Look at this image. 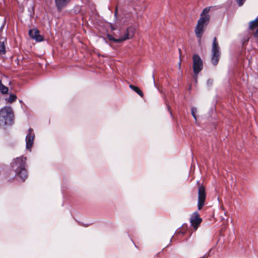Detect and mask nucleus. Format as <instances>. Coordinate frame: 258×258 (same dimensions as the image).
Segmentation results:
<instances>
[{
    "label": "nucleus",
    "mask_w": 258,
    "mask_h": 258,
    "mask_svg": "<svg viewBox=\"0 0 258 258\" xmlns=\"http://www.w3.org/2000/svg\"><path fill=\"white\" fill-rule=\"evenodd\" d=\"M27 158L23 156L17 157L13 160L11 166L13 171L15 172L16 175L24 181L28 177V172L26 169Z\"/></svg>",
    "instance_id": "nucleus-1"
},
{
    "label": "nucleus",
    "mask_w": 258,
    "mask_h": 258,
    "mask_svg": "<svg viewBox=\"0 0 258 258\" xmlns=\"http://www.w3.org/2000/svg\"><path fill=\"white\" fill-rule=\"evenodd\" d=\"M210 10V7H207L204 9L201 14V18L198 21V23L195 28V34L196 36L201 39L204 33V26L207 25L210 19V16L208 14Z\"/></svg>",
    "instance_id": "nucleus-2"
},
{
    "label": "nucleus",
    "mask_w": 258,
    "mask_h": 258,
    "mask_svg": "<svg viewBox=\"0 0 258 258\" xmlns=\"http://www.w3.org/2000/svg\"><path fill=\"white\" fill-rule=\"evenodd\" d=\"M14 114L11 107H5L0 110V125H11L13 122Z\"/></svg>",
    "instance_id": "nucleus-3"
},
{
    "label": "nucleus",
    "mask_w": 258,
    "mask_h": 258,
    "mask_svg": "<svg viewBox=\"0 0 258 258\" xmlns=\"http://www.w3.org/2000/svg\"><path fill=\"white\" fill-rule=\"evenodd\" d=\"M212 53L211 62L214 66H216L218 63L221 52L220 51V47L216 37L213 39Z\"/></svg>",
    "instance_id": "nucleus-4"
},
{
    "label": "nucleus",
    "mask_w": 258,
    "mask_h": 258,
    "mask_svg": "<svg viewBox=\"0 0 258 258\" xmlns=\"http://www.w3.org/2000/svg\"><path fill=\"white\" fill-rule=\"evenodd\" d=\"M206 199V188L203 185H200L198 188V210H201L205 204Z\"/></svg>",
    "instance_id": "nucleus-5"
},
{
    "label": "nucleus",
    "mask_w": 258,
    "mask_h": 258,
    "mask_svg": "<svg viewBox=\"0 0 258 258\" xmlns=\"http://www.w3.org/2000/svg\"><path fill=\"white\" fill-rule=\"evenodd\" d=\"M192 60L194 72L196 75H197L203 69V61L200 56L197 54H194Z\"/></svg>",
    "instance_id": "nucleus-6"
},
{
    "label": "nucleus",
    "mask_w": 258,
    "mask_h": 258,
    "mask_svg": "<svg viewBox=\"0 0 258 258\" xmlns=\"http://www.w3.org/2000/svg\"><path fill=\"white\" fill-rule=\"evenodd\" d=\"M202 222V219L197 212H195L192 214L190 218V222L195 230H197Z\"/></svg>",
    "instance_id": "nucleus-7"
},
{
    "label": "nucleus",
    "mask_w": 258,
    "mask_h": 258,
    "mask_svg": "<svg viewBox=\"0 0 258 258\" xmlns=\"http://www.w3.org/2000/svg\"><path fill=\"white\" fill-rule=\"evenodd\" d=\"M34 139L35 134L33 132V130L32 128H30L28 130V134L26 137V147L27 149H31V148L32 147Z\"/></svg>",
    "instance_id": "nucleus-8"
},
{
    "label": "nucleus",
    "mask_w": 258,
    "mask_h": 258,
    "mask_svg": "<svg viewBox=\"0 0 258 258\" xmlns=\"http://www.w3.org/2000/svg\"><path fill=\"white\" fill-rule=\"evenodd\" d=\"M135 33V28L133 26L128 27L124 33L123 36L119 38V43L133 37Z\"/></svg>",
    "instance_id": "nucleus-9"
},
{
    "label": "nucleus",
    "mask_w": 258,
    "mask_h": 258,
    "mask_svg": "<svg viewBox=\"0 0 258 258\" xmlns=\"http://www.w3.org/2000/svg\"><path fill=\"white\" fill-rule=\"evenodd\" d=\"M70 0H54L55 7L58 12H61L70 3Z\"/></svg>",
    "instance_id": "nucleus-10"
},
{
    "label": "nucleus",
    "mask_w": 258,
    "mask_h": 258,
    "mask_svg": "<svg viewBox=\"0 0 258 258\" xmlns=\"http://www.w3.org/2000/svg\"><path fill=\"white\" fill-rule=\"evenodd\" d=\"M258 26V18H256L254 20L250 21L249 23V29L253 30Z\"/></svg>",
    "instance_id": "nucleus-11"
},
{
    "label": "nucleus",
    "mask_w": 258,
    "mask_h": 258,
    "mask_svg": "<svg viewBox=\"0 0 258 258\" xmlns=\"http://www.w3.org/2000/svg\"><path fill=\"white\" fill-rule=\"evenodd\" d=\"M130 88L132 90H133V91L136 92L141 97H143L144 94H143V92L141 90V89L139 87H138L137 86H134L133 85H130Z\"/></svg>",
    "instance_id": "nucleus-12"
},
{
    "label": "nucleus",
    "mask_w": 258,
    "mask_h": 258,
    "mask_svg": "<svg viewBox=\"0 0 258 258\" xmlns=\"http://www.w3.org/2000/svg\"><path fill=\"white\" fill-rule=\"evenodd\" d=\"M39 31L38 29H33L29 30V35L31 38L33 39L39 34Z\"/></svg>",
    "instance_id": "nucleus-13"
},
{
    "label": "nucleus",
    "mask_w": 258,
    "mask_h": 258,
    "mask_svg": "<svg viewBox=\"0 0 258 258\" xmlns=\"http://www.w3.org/2000/svg\"><path fill=\"white\" fill-rule=\"evenodd\" d=\"M0 91L3 94H7L9 91L8 88L3 84L1 80H0Z\"/></svg>",
    "instance_id": "nucleus-14"
},
{
    "label": "nucleus",
    "mask_w": 258,
    "mask_h": 258,
    "mask_svg": "<svg viewBox=\"0 0 258 258\" xmlns=\"http://www.w3.org/2000/svg\"><path fill=\"white\" fill-rule=\"evenodd\" d=\"M107 38L109 40L113 41V42L119 43L120 40H119V38L118 39L115 38L112 36V35H111L110 34H107Z\"/></svg>",
    "instance_id": "nucleus-15"
},
{
    "label": "nucleus",
    "mask_w": 258,
    "mask_h": 258,
    "mask_svg": "<svg viewBox=\"0 0 258 258\" xmlns=\"http://www.w3.org/2000/svg\"><path fill=\"white\" fill-rule=\"evenodd\" d=\"M6 53V47L4 42H0V54H5Z\"/></svg>",
    "instance_id": "nucleus-16"
},
{
    "label": "nucleus",
    "mask_w": 258,
    "mask_h": 258,
    "mask_svg": "<svg viewBox=\"0 0 258 258\" xmlns=\"http://www.w3.org/2000/svg\"><path fill=\"white\" fill-rule=\"evenodd\" d=\"M17 99V96L15 94H11L8 99V101L10 103H13Z\"/></svg>",
    "instance_id": "nucleus-17"
},
{
    "label": "nucleus",
    "mask_w": 258,
    "mask_h": 258,
    "mask_svg": "<svg viewBox=\"0 0 258 258\" xmlns=\"http://www.w3.org/2000/svg\"><path fill=\"white\" fill-rule=\"evenodd\" d=\"M33 39H34L36 41H38V42H41V41H42L44 40V38H43V36L40 35V34L39 33Z\"/></svg>",
    "instance_id": "nucleus-18"
},
{
    "label": "nucleus",
    "mask_w": 258,
    "mask_h": 258,
    "mask_svg": "<svg viewBox=\"0 0 258 258\" xmlns=\"http://www.w3.org/2000/svg\"><path fill=\"white\" fill-rule=\"evenodd\" d=\"M33 39H34L36 41H38V42H41V41H42L44 40V38H43V36L40 35V34L39 33Z\"/></svg>",
    "instance_id": "nucleus-19"
},
{
    "label": "nucleus",
    "mask_w": 258,
    "mask_h": 258,
    "mask_svg": "<svg viewBox=\"0 0 258 258\" xmlns=\"http://www.w3.org/2000/svg\"><path fill=\"white\" fill-rule=\"evenodd\" d=\"M191 114L193 116V117L195 118L196 120H197V116H196V113L197 112V109L196 107H192L191 109Z\"/></svg>",
    "instance_id": "nucleus-20"
},
{
    "label": "nucleus",
    "mask_w": 258,
    "mask_h": 258,
    "mask_svg": "<svg viewBox=\"0 0 258 258\" xmlns=\"http://www.w3.org/2000/svg\"><path fill=\"white\" fill-rule=\"evenodd\" d=\"M246 0H236L238 5L241 7L244 3Z\"/></svg>",
    "instance_id": "nucleus-21"
},
{
    "label": "nucleus",
    "mask_w": 258,
    "mask_h": 258,
    "mask_svg": "<svg viewBox=\"0 0 258 258\" xmlns=\"http://www.w3.org/2000/svg\"><path fill=\"white\" fill-rule=\"evenodd\" d=\"M117 14H118V7L117 6L116 7L115 11H114V17L115 18H117Z\"/></svg>",
    "instance_id": "nucleus-22"
},
{
    "label": "nucleus",
    "mask_w": 258,
    "mask_h": 258,
    "mask_svg": "<svg viewBox=\"0 0 258 258\" xmlns=\"http://www.w3.org/2000/svg\"><path fill=\"white\" fill-rule=\"evenodd\" d=\"M254 36L255 37H258V28L256 29V31L254 34Z\"/></svg>",
    "instance_id": "nucleus-23"
},
{
    "label": "nucleus",
    "mask_w": 258,
    "mask_h": 258,
    "mask_svg": "<svg viewBox=\"0 0 258 258\" xmlns=\"http://www.w3.org/2000/svg\"><path fill=\"white\" fill-rule=\"evenodd\" d=\"M212 83H213V80H211V79L208 80L207 81L208 84H209V85H212Z\"/></svg>",
    "instance_id": "nucleus-24"
},
{
    "label": "nucleus",
    "mask_w": 258,
    "mask_h": 258,
    "mask_svg": "<svg viewBox=\"0 0 258 258\" xmlns=\"http://www.w3.org/2000/svg\"><path fill=\"white\" fill-rule=\"evenodd\" d=\"M167 108H168V111L170 112V114H171V108H170V106L169 105L167 106Z\"/></svg>",
    "instance_id": "nucleus-25"
},
{
    "label": "nucleus",
    "mask_w": 258,
    "mask_h": 258,
    "mask_svg": "<svg viewBox=\"0 0 258 258\" xmlns=\"http://www.w3.org/2000/svg\"><path fill=\"white\" fill-rule=\"evenodd\" d=\"M111 29H112V30H115V28H114L113 26H111Z\"/></svg>",
    "instance_id": "nucleus-26"
}]
</instances>
